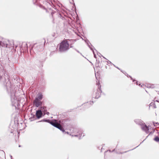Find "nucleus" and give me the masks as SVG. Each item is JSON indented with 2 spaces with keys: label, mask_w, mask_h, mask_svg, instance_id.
Returning a JSON list of instances; mask_svg holds the SVG:
<instances>
[{
  "label": "nucleus",
  "mask_w": 159,
  "mask_h": 159,
  "mask_svg": "<svg viewBox=\"0 0 159 159\" xmlns=\"http://www.w3.org/2000/svg\"><path fill=\"white\" fill-rule=\"evenodd\" d=\"M69 48V44L67 39H66L62 41L59 44V51L63 52L67 51Z\"/></svg>",
  "instance_id": "obj_1"
},
{
  "label": "nucleus",
  "mask_w": 159,
  "mask_h": 159,
  "mask_svg": "<svg viewBox=\"0 0 159 159\" xmlns=\"http://www.w3.org/2000/svg\"><path fill=\"white\" fill-rule=\"evenodd\" d=\"M96 86L93 91V94L95 98H98L101 96L102 93L101 86L99 82L97 83Z\"/></svg>",
  "instance_id": "obj_2"
},
{
  "label": "nucleus",
  "mask_w": 159,
  "mask_h": 159,
  "mask_svg": "<svg viewBox=\"0 0 159 159\" xmlns=\"http://www.w3.org/2000/svg\"><path fill=\"white\" fill-rule=\"evenodd\" d=\"M50 123L54 126V127L58 128L61 130L63 132L65 131V130L64 128L62 127L60 123H59L56 122V120L52 121L50 122Z\"/></svg>",
  "instance_id": "obj_3"
},
{
  "label": "nucleus",
  "mask_w": 159,
  "mask_h": 159,
  "mask_svg": "<svg viewBox=\"0 0 159 159\" xmlns=\"http://www.w3.org/2000/svg\"><path fill=\"white\" fill-rule=\"evenodd\" d=\"M42 102L37 98H35L33 101V104L35 106L38 107L42 105Z\"/></svg>",
  "instance_id": "obj_4"
},
{
  "label": "nucleus",
  "mask_w": 159,
  "mask_h": 159,
  "mask_svg": "<svg viewBox=\"0 0 159 159\" xmlns=\"http://www.w3.org/2000/svg\"><path fill=\"white\" fill-rule=\"evenodd\" d=\"M141 128L146 133H149V128L148 127L145 125H142Z\"/></svg>",
  "instance_id": "obj_5"
},
{
  "label": "nucleus",
  "mask_w": 159,
  "mask_h": 159,
  "mask_svg": "<svg viewBox=\"0 0 159 159\" xmlns=\"http://www.w3.org/2000/svg\"><path fill=\"white\" fill-rule=\"evenodd\" d=\"M36 114L37 117L39 118L41 117L42 113L41 110H39L36 111Z\"/></svg>",
  "instance_id": "obj_6"
},
{
  "label": "nucleus",
  "mask_w": 159,
  "mask_h": 159,
  "mask_svg": "<svg viewBox=\"0 0 159 159\" xmlns=\"http://www.w3.org/2000/svg\"><path fill=\"white\" fill-rule=\"evenodd\" d=\"M43 98V95L42 94H39L38 95V97L35 98H37L39 100H41Z\"/></svg>",
  "instance_id": "obj_7"
},
{
  "label": "nucleus",
  "mask_w": 159,
  "mask_h": 159,
  "mask_svg": "<svg viewBox=\"0 0 159 159\" xmlns=\"http://www.w3.org/2000/svg\"><path fill=\"white\" fill-rule=\"evenodd\" d=\"M10 43L11 44V46L13 47L14 46V42L13 41H10Z\"/></svg>",
  "instance_id": "obj_8"
},
{
  "label": "nucleus",
  "mask_w": 159,
  "mask_h": 159,
  "mask_svg": "<svg viewBox=\"0 0 159 159\" xmlns=\"http://www.w3.org/2000/svg\"><path fill=\"white\" fill-rule=\"evenodd\" d=\"M154 140L157 142H159V138L158 137H156Z\"/></svg>",
  "instance_id": "obj_9"
},
{
  "label": "nucleus",
  "mask_w": 159,
  "mask_h": 159,
  "mask_svg": "<svg viewBox=\"0 0 159 159\" xmlns=\"http://www.w3.org/2000/svg\"><path fill=\"white\" fill-rule=\"evenodd\" d=\"M153 125L154 126H157V125H159V123L158 122H153Z\"/></svg>",
  "instance_id": "obj_10"
},
{
  "label": "nucleus",
  "mask_w": 159,
  "mask_h": 159,
  "mask_svg": "<svg viewBox=\"0 0 159 159\" xmlns=\"http://www.w3.org/2000/svg\"><path fill=\"white\" fill-rule=\"evenodd\" d=\"M43 46L42 45H38L37 46V47L38 48H40L41 47H42Z\"/></svg>",
  "instance_id": "obj_11"
},
{
  "label": "nucleus",
  "mask_w": 159,
  "mask_h": 159,
  "mask_svg": "<svg viewBox=\"0 0 159 159\" xmlns=\"http://www.w3.org/2000/svg\"><path fill=\"white\" fill-rule=\"evenodd\" d=\"M40 108L41 110H43V109L45 110V109H46V107H41Z\"/></svg>",
  "instance_id": "obj_12"
},
{
  "label": "nucleus",
  "mask_w": 159,
  "mask_h": 159,
  "mask_svg": "<svg viewBox=\"0 0 159 159\" xmlns=\"http://www.w3.org/2000/svg\"><path fill=\"white\" fill-rule=\"evenodd\" d=\"M98 64H99V62H97L96 63V66H97V64H98Z\"/></svg>",
  "instance_id": "obj_13"
}]
</instances>
